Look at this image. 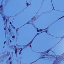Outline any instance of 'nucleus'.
I'll return each mask as SVG.
<instances>
[{
  "mask_svg": "<svg viewBox=\"0 0 64 64\" xmlns=\"http://www.w3.org/2000/svg\"><path fill=\"white\" fill-rule=\"evenodd\" d=\"M13 28H14V29H15V28H15V27H13Z\"/></svg>",
  "mask_w": 64,
  "mask_h": 64,
  "instance_id": "16",
  "label": "nucleus"
},
{
  "mask_svg": "<svg viewBox=\"0 0 64 64\" xmlns=\"http://www.w3.org/2000/svg\"><path fill=\"white\" fill-rule=\"evenodd\" d=\"M3 48H4V46H3Z\"/></svg>",
  "mask_w": 64,
  "mask_h": 64,
  "instance_id": "31",
  "label": "nucleus"
},
{
  "mask_svg": "<svg viewBox=\"0 0 64 64\" xmlns=\"http://www.w3.org/2000/svg\"><path fill=\"white\" fill-rule=\"evenodd\" d=\"M12 38H15V36H12Z\"/></svg>",
  "mask_w": 64,
  "mask_h": 64,
  "instance_id": "11",
  "label": "nucleus"
},
{
  "mask_svg": "<svg viewBox=\"0 0 64 64\" xmlns=\"http://www.w3.org/2000/svg\"><path fill=\"white\" fill-rule=\"evenodd\" d=\"M46 56H49V55L48 54H46Z\"/></svg>",
  "mask_w": 64,
  "mask_h": 64,
  "instance_id": "9",
  "label": "nucleus"
},
{
  "mask_svg": "<svg viewBox=\"0 0 64 64\" xmlns=\"http://www.w3.org/2000/svg\"><path fill=\"white\" fill-rule=\"evenodd\" d=\"M30 47H31V44L30 45Z\"/></svg>",
  "mask_w": 64,
  "mask_h": 64,
  "instance_id": "28",
  "label": "nucleus"
},
{
  "mask_svg": "<svg viewBox=\"0 0 64 64\" xmlns=\"http://www.w3.org/2000/svg\"><path fill=\"white\" fill-rule=\"evenodd\" d=\"M42 29H40V32H42Z\"/></svg>",
  "mask_w": 64,
  "mask_h": 64,
  "instance_id": "10",
  "label": "nucleus"
},
{
  "mask_svg": "<svg viewBox=\"0 0 64 64\" xmlns=\"http://www.w3.org/2000/svg\"><path fill=\"white\" fill-rule=\"evenodd\" d=\"M61 18H62V17Z\"/></svg>",
  "mask_w": 64,
  "mask_h": 64,
  "instance_id": "35",
  "label": "nucleus"
},
{
  "mask_svg": "<svg viewBox=\"0 0 64 64\" xmlns=\"http://www.w3.org/2000/svg\"><path fill=\"white\" fill-rule=\"evenodd\" d=\"M30 44H27V45L28 46V45H30Z\"/></svg>",
  "mask_w": 64,
  "mask_h": 64,
  "instance_id": "20",
  "label": "nucleus"
},
{
  "mask_svg": "<svg viewBox=\"0 0 64 64\" xmlns=\"http://www.w3.org/2000/svg\"><path fill=\"white\" fill-rule=\"evenodd\" d=\"M27 24H29V22H27Z\"/></svg>",
  "mask_w": 64,
  "mask_h": 64,
  "instance_id": "18",
  "label": "nucleus"
},
{
  "mask_svg": "<svg viewBox=\"0 0 64 64\" xmlns=\"http://www.w3.org/2000/svg\"><path fill=\"white\" fill-rule=\"evenodd\" d=\"M8 21V20H6V22H7Z\"/></svg>",
  "mask_w": 64,
  "mask_h": 64,
  "instance_id": "19",
  "label": "nucleus"
},
{
  "mask_svg": "<svg viewBox=\"0 0 64 64\" xmlns=\"http://www.w3.org/2000/svg\"><path fill=\"white\" fill-rule=\"evenodd\" d=\"M49 51H50L49 50H47L46 52V53H48L49 52Z\"/></svg>",
  "mask_w": 64,
  "mask_h": 64,
  "instance_id": "6",
  "label": "nucleus"
},
{
  "mask_svg": "<svg viewBox=\"0 0 64 64\" xmlns=\"http://www.w3.org/2000/svg\"><path fill=\"white\" fill-rule=\"evenodd\" d=\"M22 49L20 50V53H19L20 55V54H21V51H22Z\"/></svg>",
  "mask_w": 64,
  "mask_h": 64,
  "instance_id": "4",
  "label": "nucleus"
},
{
  "mask_svg": "<svg viewBox=\"0 0 64 64\" xmlns=\"http://www.w3.org/2000/svg\"><path fill=\"white\" fill-rule=\"evenodd\" d=\"M63 17H64V16H63Z\"/></svg>",
  "mask_w": 64,
  "mask_h": 64,
  "instance_id": "32",
  "label": "nucleus"
},
{
  "mask_svg": "<svg viewBox=\"0 0 64 64\" xmlns=\"http://www.w3.org/2000/svg\"><path fill=\"white\" fill-rule=\"evenodd\" d=\"M10 43H11V42H12V41H11V40H10Z\"/></svg>",
  "mask_w": 64,
  "mask_h": 64,
  "instance_id": "22",
  "label": "nucleus"
},
{
  "mask_svg": "<svg viewBox=\"0 0 64 64\" xmlns=\"http://www.w3.org/2000/svg\"><path fill=\"white\" fill-rule=\"evenodd\" d=\"M17 49H16V50L15 51V53L16 54H17Z\"/></svg>",
  "mask_w": 64,
  "mask_h": 64,
  "instance_id": "2",
  "label": "nucleus"
},
{
  "mask_svg": "<svg viewBox=\"0 0 64 64\" xmlns=\"http://www.w3.org/2000/svg\"><path fill=\"white\" fill-rule=\"evenodd\" d=\"M44 53V52H42L41 53Z\"/></svg>",
  "mask_w": 64,
  "mask_h": 64,
  "instance_id": "27",
  "label": "nucleus"
},
{
  "mask_svg": "<svg viewBox=\"0 0 64 64\" xmlns=\"http://www.w3.org/2000/svg\"><path fill=\"white\" fill-rule=\"evenodd\" d=\"M43 56H44V55Z\"/></svg>",
  "mask_w": 64,
  "mask_h": 64,
  "instance_id": "33",
  "label": "nucleus"
},
{
  "mask_svg": "<svg viewBox=\"0 0 64 64\" xmlns=\"http://www.w3.org/2000/svg\"><path fill=\"white\" fill-rule=\"evenodd\" d=\"M45 58V57H41V58Z\"/></svg>",
  "mask_w": 64,
  "mask_h": 64,
  "instance_id": "14",
  "label": "nucleus"
},
{
  "mask_svg": "<svg viewBox=\"0 0 64 64\" xmlns=\"http://www.w3.org/2000/svg\"><path fill=\"white\" fill-rule=\"evenodd\" d=\"M46 33H47V31H46L45 32Z\"/></svg>",
  "mask_w": 64,
  "mask_h": 64,
  "instance_id": "29",
  "label": "nucleus"
},
{
  "mask_svg": "<svg viewBox=\"0 0 64 64\" xmlns=\"http://www.w3.org/2000/svg\"><path fill=\"white\" fill-rule=\"evenodd\" d=\"M37 31L38 32H39V30H38V28H37Z\"/></svg>",
  "mask_w": 64,
  "mask_h": 64,
  "instance_id": "7",
  "label": "nucleus"
},
{
  "mask_svg": "<svg viewBox=\"0 0 64 64\" xmlns=\"http://www.w3.org/2000/svg\"><path fill=\"white\" fill-rule=\"evenodd\" d=\"M22 48H20V49H22Z\"/></svg>",
  "mask_w": 64,
  "mask_h": 64,
  "instance_id": "30",
  "label": "nucleus"
},
{
  "mask_svg": "<svg viewBox=\"0 0 64 64\" xmlns=\"http://www.w3.org/2000/svg\"><path fill=\"white\" fill-rule=\"evenodd\" d=\"M30 4H28V3H26V5H27V6H28L29 5H30Z\"/></svg>",
  "mask_w": 64,
  "mask_h": 64,
  "instance_id": "8",
  "label": "nucleus"
},
{
  "mask_svg": "<svg viewBox=\"0 0 64 64\" xmlns=\"http://www.w3.org/2000/svg\"><path fill=\"white\" fill-rule=\"evenodd\" d=\"M0 13L1 15H2V13L3 12V8H2V6H0Z\"/></svg>",
  "mask_w": 64,
  "mask_h": 64,
  "instance_id": "1",
  "label": "nucleus"
},
{
  "mask_svg": "<svg viewBox=\"0 0 64 64\" xmlns=\"http://www.w3.org/2000/svg\"><path fill=\"white\" fill-rule=\"evenodd\" d=\"M5 43H6V41H5L4 44H5Z\"/></svg>",
  "mask_w": 64,
  "mask_h": 64,
  "instance_id": "15",
  "label": "nucleus"
},
{
  "mask_svg": "<svg viewBox=\"0 0 64 64\" xmlns=\"http://www.w3.org/2000/svg\"><path fill=\"white\" fill-rule=\"evenodd\" d=\"M52 6L53 7V8H54V6H53V4H52Z\"/></svg>",
  "mask_w": 64,
  "mask_h": 64,
  "instance_id": "24",
  "label": "nucleus"
},
{
  "mask_svg": "<svg viewBox=\"0 0 64 64\" xmlns=\"http://www.w3.org/2000/svg\"><path fill=\"white\" fill-rule=\"evenodd\" d=\"M4 29L5 30H6V28H4Z\"/></svg>",
  "mask_w": 64,
  "mask_h": 64,
  "instance_id": "25",
  "label": "nucleus"
},
{
  "mask_svg": "<svg viewBox=\"0 0 64 64\" xmlns=\"http://www.w3.org/2000/svg\"><path fill=\"white\" fill-rule=\"evenodd\" d=\"M18 29L17 28V29H16V32H17L18 31Z\"/></svg>",
  "mask_w": 64,
  "mask_h": 64,
  "instance_id": "12",
  "label": "nucleus"
},
{
  "mask_svg": "<svg viewBox=\"0 0 64 64\" xmlns=\"http://www.w3.org/2000/svg\"><path fill=\"white\" fill-rule=\"evenodd\" d=\"M10 59H11V58L10 57V58H9V59H8V60H10Z\"/></svg>",
  "mask_w": 64,
  "mask_h": 64,
  "instance_id": "13",
  "label": "nucleus"
},
{
  "mask_svg": "<svg viewBox=\"0 0 64 64\" xmlns=\"http://www.w3.org/2000/svg\"><path fill=\"white\" fill-rule=\"evenodd\" d=\"M8 30L9 32H11V29H8Z\"/></svg>",
  "mask_w": 64,
  "mask_h": 64,
  "instance_id": "5",
  "label": "nucleus"
},
{
  "mask_svg": "<svg viewBox=\"0 0 64 64\" xmlns=\"http://www.w3.org/2000/svg\"><path fill=\"white\" fill-rule=\"evenodd\" d=\"M10 24H12V22H10Z\"/></svg>",
  "mask_w": 64,
  "mask_h": 64,
  "instance_id": "17",
  "label": "nucleus"
},
{
  "mask_svg": "<svg viewBox=\"0 0 64 64\" xmlns=\"http://www.w3.org/2000/svg\"><path fill=\"white\" fill-rule=\"evenodd\" d=\"M10 64H12V62H10Z\"/></svg>",
  "mask_w": 64,
  "mask_h": 64,
  "instance_id": "21",
  "label": "nucleus"
},
{
  "mask_svg": "<svg viewBox=\"0 0 64 64\" xmlns=\"http://www.w3.org/2000/svg\"><path fill=\"white\" fill-rule=\"evenodd\" d=\"M56 58H57V57H56Z\"/></svg>",
  "mask_w": 64,
  "mask_h": 64,
  "instance_id": "34",
  "label": "nucleus"
},
{
  "mask_svg": "<svg viewBox=\"0 0 64 64\" xmlns=\"http://www.w3.org/2000/svg\"><path fill=\"white\" fill-rule=\"evenodd\" d=\"M3 20L4 21H5V20H6V18L5 16H4L3 17Z\"/></svg>",
  "mask_w": 64,
  "mask_h": 64,
  "instance_id": "3",
  "label": "nucleus"
},
{
  "mask_svg": "<svg viewBox=\"0 0 64 64\" xmlns=\"http://www.w3.org/2000/svg\"><path fill=\"white\" fill-rule=\"evenodd\" d=\"M14 48H16V46H14Z\"/></svg>",
  "mask_w": 64,
  "mask_h": 64,
  "instance_id": "26",
  "label": "nucleus"
},
{
  "mask_svg": "<svg viewBox=\"0 0 64 64\" xmlns=\"http://www.w3.org/2000/svg\"><path fill=\"white\" fill-rule=\"evenodd\" d=\"M39 33H38L37 34V35H39Z\"/></svg>",
  "mask_w": 64,
  "mask_h": 64,
  "instance_id": "23",
  "label": "nucleus"
}]
</instances>
